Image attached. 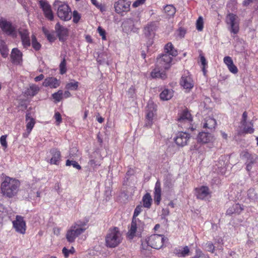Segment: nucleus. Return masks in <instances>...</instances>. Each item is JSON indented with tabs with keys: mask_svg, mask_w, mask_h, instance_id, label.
<instances>
[{
	"mask_svg": "<svg viewBox=\"0 0 258 258\" xmlns=\"http://www.w3.org/2000/svg\"><path fill=\"white\" fill-rule=\"evenodd\" d=\"M142 206L138 205L135 209L134 215L131 223V227L128 231V236L132 239L135 236H139L143 230L144 224L137 218V217L140 214L142 211Z\"/></svg>",
	"mask_w": 258,
	"mask_h": 258,
	"instance_id": "1",
	"label": "nucleus"
},
{
	"mask_svg": "<svg viewBox=\"0 0 258 258\" xmlns=\"http://www.w3.org/2000/svg\"><path fill=\"white\" fill-rule=\"evenodd\" d=\"M122 240V234L118 228H110L105 237V245L107 247L114 248L121 243Z\"/></svg>",
	"mask_w": 258,
	"mask_h": 258,
	"instance_id": "2",
	"label": "nucleus"
},
{
	"mask_svg": "<svg viewBox=\"0 0 258 258\" xmlns=\"http://www.w3.org/2000/svg\"><path fill=\"white\" fill-rule=\"evenodd\" d=\"M19 185L18 180L7 177L2 183V192L4 195L12 198L17 194Z\"/></svg>",
	"mask_w": 258,
	"mask_h": 258,
	"instance_id": "3",
	"label": "nucleus"
},
{
	"mask_svg": "<svg viewBox=\"0 0 258 258\" xmlns=\"http://www.w3.org/2000/svg\"><path fill=\"white\" fill-rule=\"evenodd\" d=\"M164 237L163 235L153 234L142 242V247L144 249H148V247L155 249H159L162 247Z\"/></svg>",
	"mask_w": 258,
	"mask_h": 258,
	"instance_id": "4",
	"label": "nucleus"
},
{
	"mask_svg": "<svg viewBox=\"0 0 258 258\" xmlns=\"http://www.w3.org/2000/svg\"><path fill=\"white\" fill-rule=\"evenodd\" d=\"M84 226L85 224L76 223L72 226L66 234V238L68 241L70 243L74 242L76 238L85 231L86 228L84 227Z\"/></svg>",
	"mask_w": 258,
	"mask_h": 258,
	"instance_id": "5",
	"label": "nucleus"
},
{
	"mask_svg": "<svg viewBox=\"0 0 258 258\" xmlns=\"http://www.w3.org/2000/svg\"><path fill=\"white\" fill-rule=\"evenodd\" d=\"M0 28L6 35L16 38L17 37V30L16 26L9 21L0 19Z\"/></svg>",
	"mask_w": 258,
	"mask_h": 258,
	"instance_id": "6",
	"label": "nucleus"
},
{
	"mask_svg": "<svg viewBox=\"0 0 258 258\" xmlns=\"http://www.w3.org/2000/svg\"><path fill=\"white\" fill-rule=\"evenodd\" d=\"M146 122L145 126L150 127L153 121V118L156 114V106L152 101H149L146 109Z\"/></svg>",
	"mask_w": 258,
	"mask_h": 258,
	"instance_id": "7",
	"label": "nucleus"
},
{
	"mask_svg": "<svg viewBox=\"0 0 258 258\" xmlns=\"http://www.w3.org/2000/svg\"><path fill=\"white\" fill-rule=\"evenodd\" d=\"M57 15L61 20L68 21L71 19L72 13L68 5L63 4L57 8Z\"/></svg>",
	"mask_w": 258,
	"mask_h": 258,
	"instance_id": "8",
	"label": "nucleus"
},
{
	"mask_svg": "<svg viewBox=\"0 0 258 258\" xmlns=\"http://www.w3.org/2000/svg\"><path fill=\"white\" fill-rule=\"evenodd\" d=\"M226 22L229 25V29L231 33L237 34L239 31V23L238 17L233 14L230 13L226 17Z\"/></svg>",
	"mask_w": 258,
	"mask_h": 258,
	"instance_id": "9",
	"label": "nucleus"
},
{
	"mask_svg": "<svg viewBox=\"0 0 258 258\" xmlns=\"http://www.w3.org/2000/svg\"><path fill=\"white\" fill-rule=\"evenodd\" d=\"M240 156L242 159L245 160L246 170L248 171H250L253 165L256 163V160L257 159V155L250 154L247 151H244L241 152Z\"/></svg>",
	"mask_w": 258,
	"mask_h": 258,
	"instance_id": "10",
	"label": "nucleus"
},
{
	"mask_svg": "<svg viewBox=\"0 0 258 258\" xmlns=\"http://www.w3.org/2000/svg\"><path fill=\"white\" fill-rule=\"evenodd\" d=\"M172 58L168 54H163L159 57L157 58L156 62L157 66L164 69V70H168L171 66V62Z\"/></svg>",
	"mask_w": 258,
	"mask_h": 258,
	"instance_id": "11",
	"label": "nucleus"
},
{
	"mask_svg": "<svg viewBox=\"0 0 258 258\" xmlns=\"http://www.w3.org/2000/svg\"><path fill=\"white\" fill-rule=\"evenodd\" d=\"M40 8L42 9L45 17L50 21H52L54 16L51 10V6L45 1L40 0L39 2Z\"/></svg>",
	"mask_w": 258,
	"mask_h": 258,
	"instance_id": "12",
	"label": "nucleus"
},
{
	"mask_svg": "<svg viewBox=\"0 0 258 258\" xmlns=\"http://www.w3.org/2000/svg\"><path fill=\"white\" fill-rule=\"evenodd\" d=\"M13 226L16 231L21 234H24L26 231V223L23 217L17 215L16 220L13 222Z\"/></svg>",
	"mask_w": 258,
	"mask_h": 258,
	"instance_id": "13",
	"label": "nucleus"
},
{
	"mask_svg": "<svg viewBox=\"0 0 258 258\" xmlns=\"http://www.w3.org/2000/svg\"><path fill=\"white\" fill-rule=\"evenodd\" d=\"M189 138V135L185 132H180L177 134L174 140L178 146L183 147L187 144Z\"/></svg>",
	"mask_w": 258,
	"mask_h": 258,
	"instance_id": "14",
	"label": "nucleus"
},
{
	"mask_svg": "<svg viewBox=\"0 0 258 258\" xmlns=\"http://www.w3.org/2000/svg\"><path fill=\"white\" fill-rule=\"evenodd\" d=\"M114 7L116 12L120 14L130 10V3L124 0H118L115 3Z\"/></svg>",
	"mask_w": 258,
	"mask_h": 258,
	"instance_id": "15",
	"label": "nucleus"
},
{
	"mask_svg": "<svg viewBox=\"0 0 258 258\" xmlns=\"http://www.w3.org/2000/svg\"><path fill=\"white\" fill-rule=\"evenodd\" d=\"M18 32L21 37L22 45L25 48L29 47L31 45V41L29 36V32L27 29H19Z\"/></svg>",
	"mask_w": 258,
	"mask_h": 258,
	"instance_id": "16",
	"label": "nucleus"
},
{
	"mask_svg": "<svg viewBox=\"0 0 258 258\" xmlns=\"http://www.w3.org/2000/svg\"><path fill=\"white\" fill-rule=\"evenodd\" d=\"M55 30L60 41H64L68 35V30L58 22L55 26Z\"/></svg>",
	"mask_w": 258,
	"mask_h": 258,
	"instance_id": "17",
	"label": "nucleus"
},
{
	"mask_svg": "<svg viewBox=\"0 0 258 258\" xmlns=\"http://www.w3.org/2000/svg\"><path fill=\"white\" fill-rule=\"evenodd\" d=\"M192 120H189L188 118L183 119V117L181 118H177V124L179 127L183 129L194 130L193 125L192 124Z\"/></svg>",
	"mask_w": 258,
	"mask_h": 258,
	"instance_id": "18",
	"label": "nucleus"
},
{
	"mask_svg": "<svg viewBox=\"0 0 258 258\" xmlns=\"http://www.w3.org/2000/svg\"><path fill=\"white\" fill-rule=\"evenodd\" d=\"M180 84L185 89L190 90L194 86L192 80L189 75H183L181 78Z\"/></svg>",
	"mask_w": 258,
	"mask_h": 258,
	"instance_id": "19",
	"label": "nucleus"
},
{
	"mask_svg": "<svg viewBox=\"0 0 258 258\" xmlns=\"http://www.w3.org/2000/svg\"><path fill=\"white\" fill-rule=\"evenodd\" d=\"M161 183L159 180H158L155 185L154 191V199L155 203L158 205L161 200Z\"/></svg>",
	"mask_w": 258,
	"mask_h": 258,
	"instance_id": "20",
	"label": "nucleus"
},
{
	"mask_svg": "<svg viewBox=\"0 0 258 258\" xmlns=\"http://www.w3.org/2000/svg\"><path fill=\"white\" fill-rule=\"evenodd\" d=\"M196 190L197 197L201 200L205 199L210 195L209 188L206 186H202L200 188H197Z\"/></svg>",
	"mask_w": 258,
	"mask_h": 258,
	"instance_id": "21",
	"label": "nucleus"
},
{
	"mask_svg": "<svg viewBox=\"0 0 258 258\" xmlns=\"http://www.w3.org/2000/svg\"><path fill=\"white\" fill-rule=\"evenodd\" d=\"M52 157L50 159V163L58 165L61 158V154L59 151L56 149H52L50 151Z\"/></svg>",
	"mask_w": 258,
	"mask_h": 258,
	"instance_id": "22",
	"label": "nucleus"
},
{
	"mask_svg": "<svg viewBox=\"0 0 258 258\" xmlns=\"http://www.w3.org/2000/svg\"><path fill=\"white\" fill-rule=\"evenodd\" d=\"M164 69L156 66V68L151 72V76L152 78H161L164 79L166 78L165 72L163 71Z\"/></svg>",
	"mask_w": 258,
	"mask_h": 258,
	"instance_id": "23",
	"label": "nucleus"
},
{
	"mask_svg": "<svg viewBox=\"0 0 258 258\" xmlns=\"http://www.w3.org/2000/svg\"><path fill=\"white\" fill-rule=\"evenodd\" d=\"M13 63H19L22 59V53L17 48H13L11 54Z\"/></svg>",
	"mask_w": 258,
	"mask_h": 258,
	"instance_id": "24",
	"label": "nucleus"
},
{
	"mask_svg": "<svg viewBox=\"0 0 258 258\" xmlns=\"http://www.w3.org/2000/svg\"><path fill=\"white\" fill-rule=\"evenodd\" d=\"M244 210V207L236 203L230 207L226 211L227 215H231L233 214H240Z\"/></svg>",
	"mask_w": 258,
	"mask_h": 258,
	"instance_id": "25",
	"label": "nucleus"
},
{
	"mask_svg": "<svg viewBox=\"0 0 258 258\" xmlns=\"http://www.w3.org/2000/svg\"><path fill=\"white\" fill-rule=\"evenodd\" d=\"M39 90L40 88L37 85L35 84H31L25 91V94L27 96L33 97L36 95Z\"/></svg>",
	"mask_w": 258,
	"mask_h": 258,
	"instance_id": "26",
	"label": "nucleus"
},
{
	"mask_svg": "<svg viewBox=\"0 0 258 258\" xmlns=\"http://www.w3.org/2000/svg\"><path fill=\"white\" fill-rule=\"evenodd\" d=\"M43 86L45 87L49 86L51 88H55L59 86L57 80L53 77L46 78L43 82Z\"/></svg>",
	"mask_w": 258,
	"mask_h": 258,
	"instance_id": "27",
	"label": "nucleus"
},
{
	"mask_svg": "<svg viewBox=\"0 0 258 258\" xmlns=\"http://www.w3.org/2000/svg\"><path fill=\"white\" fill-rule=\"evenodd\" d=\"M216 125V121L215 119L208 117L206 118L205 122L203 124V128H208L212 131L214 130Z\"/></svg>",
	"mask_w": 258,
	"mask_h": 258,
	"instance_id": "28",
	"label": "nucleus"
},
{
	"mask_svg": "<svg viewBox=\"0 0 258 258\" xmlns=\"http://www.w3.org/2000/svg\"><path fill=\"white\" fill-rule=\"evenodd\" d=\"M212 140V137L210 134L207 132H202L199 133L198 137V141L202 143H207Z\"/></svg>",
	"mask_w": 258,
	"mask_h": 258,
	"instance_id": "29",
	"label": "nucleus"
},
{
	"mask_svg": "<svg viewBox=\"0 0 258 258\" xmlns=\"http://www.w3.org/2000/svg\"><path fill=\"white\" fill-rule=\"evenodd\" d=\"M155 26L153 23H150L148 24L144 30L145 35L147 37H152L154 35L155 30Z\"/></svg>",
	"mask_w": 258,
	"mask_h": 258,
	"instance_id": "30",
	"label": "nucleus"
},
{
	"mask_svg": "<svg viewBox=\"0 0 258 258\" xmlns=\"http://www.w3.org/2000/svg\"><path fill=\"white\" fill-rule=\"evenodd\" d=\"M26 121L27 122L26 127L28 132V134H30L32 131L34 124L35 120L33 118L30 117V113H27L26 115Z\"/></svg>",
	"mask_w": 258,
	"mask_h": 258,
	"instance_id": "31",
	"label": "nucleus"
},
{
	"mask_svg": "<svg viewBox=\"0 0 258 258\" xmlns=\"http://www.w3.org/2000/svg\"><path fill=\"white\" fill-rule=\"evenodd\" d=\"M165 50L166 51L165 54H168L172 56H176L178 54L177 51L174 48L171 42L168 43L165 46Z\"/></svg>",
	"mask_w": 258,
	"mask_h": 258,
	"instance_id": "32",
	"label": "nucleus"
},
{
	"mask_svg": "<svg viewBox=\"0 0 258 258\" xmlns=\"http://www.w3.org/2000/svg\"><path fill=\"white\" fill-rule=\"evenodd\" d=\"M173 96L172 90L164 89L160 94V97L162 100H168Z\"/></svg>",
	"mask_w": 258,
	"mask_h": 258,
	"instance_id": "33",
	"label": "nucleus"
},
{
	"mask_svg": "<svg viewBox=\"0 0 258 258\" xmlns=\"http://www.w3.org/2000/svg\"><path fill=\"white\" fill-rule=\"evenodd\" d=\"M189 252V249L187 246H184L182 249H176L174 251V253L178 257H185L188 254Z\"/></svg>",
	"mask_w": 258,
	"mask_h": 258,
	"instance_id": "34",
	"label": "nucleus"
},
{
	"mask_svg": "<svg viewBox=\"0 0 258 258\" xmlns=\"http://www.w3.org/2000/svg\"><path fill=\"white\" fill-rule=\"evenodd\" d=\"M142 201L143 202V206L144 207L147 208H150L152 202V199L149 193H146L143 196Z\"/></svg>",
	"mask_w": 258,
	"mask_h": 258,
	"instance_id": "35",
	"label": "nucleus"
},
{
	"mask_svg": "<svg viewBox=\"0 0 258 258\" xmlns=\"http://www.w3.org/2000/svg\"><path fill=\"white\" fill-rule=\"evenodd\" d=\"M164 12L169 17H173L176 12V9L172 5H167L164 8Z\"/></svg>",
	"mask_w": 258,
	"mask_h": 258,
	"instance_id": "36",
	"label": "nucleus"
},
{
	"mask_svg": "<svg viewBox=\"0 0 258 258\" xmlns=\"http://www.w3.org/2000/svg\"><path fill=\"white\" fill-rule=\"evenodd\" d=\"M97 61L101 64L103 63H106L107 65L109 64V62L108 60V57L107 53L105 52H103L100 55H99L98 57L97 58Z\"/></svg>",
	"mask_w": 258,
	"mask_h": 258,
	"instance_id": "37",
	"label": "nucleus"
},
{
	"mask_svg": "<svg viewBox=\"0 0 258 258\" xmlns=\"http://www.w3.org/2000/svg\"><path fill=\"white\" fill-rule=\"evenodd\" d=\"M248 198L251 201L255 202L258 199V196L255 190L253 188H250L247 191Z\"/></svg>",
	"mask_w": 258,
	"mask_h": 258,
	"instance_id": "38",
	"label": "nucleus"
},
{
	"mask_svg": "<svg viewBox=\"0 0 258 258\" xmlns=\"http://www.w3.org/2000/svg\"><path fill=\"white\" fill-rule=\"evenodd\" d=\"M0 52L2 55L5 58L7 57L9 54V49L4 42H2L0 44Z\"/></svg>",
	"mask_w": 258,
	"mask_h": 258,
	"instance_id": "39",
	"label": "nucleus"
},
{
	"mask_svg": "<svg viewBox=\"0 0 258 258\" xmlns=\"http://www.w3.org/2000/svg\"><path fill=\"white\" fill-rule=\"evenodd\" d=\"M182 117H183V119L188 118L189 120H192V117L191 114L186 109L183 110L182 112L178 114V118H181Z\"/></svg>",
	"mask_w": 258,
	"mask_h": 258,
	"instance_id": "40",
	"label": "nucleus"
},
{
	"mask_svg": "<svg viewBox=\"0 0 258 258\" xmlns=\"http://www.w3.org/2000/svg\"><path fill=\"white\" fill-rule=\"evenodd\" d=\"M32 45L35 50H39L41 48V44L37 41L34 35L32 36Z\"/></svg>",
	"mask_w": 258,
	"mask_h": 258,
	"instance_id": "41",
	"label": "nucleus"
},
{
	"mask_svg": "<svg viewBox=\"0 0 258 258\" xmlns=\"http://www.w3.org/2000/svg\"><path fill=\"white\" fill-rule=\"evenodd\" d=\"M52 96L56 102H59L63 97V92L62 90H59L57 92L53 93Z\"/></svg>",
	"mask_w": 258,
	"mask_h": 258,
	"instance_id": "42",
	"label": "nucleus"
},
{
	"mask_svg": "<svg viewBox=\"0 0 258 258\" xmlns=\"http://www.w3.org/2000/svg\"><path fill=\"white\" fill-rule=\"evenodd\" d=\"M79 83L77 81L69 83L66 85V88L70 90H76L78 87Z\"/></svg>",
	"mask_w": 258,
	"mask_h": 258,
	"instance_id": "43",
	"label": "nucleus"
},
{
	"mask_svg": "<svg viewBox=\"0 0 258 258\" xmlns=\"http://www.w3.org/2000/svg\"><path fill=\"white\" fill-rule=\"evenodd\" d=\"M66 165L67 166L72 165L74 168L80 170L81 169V166L75 161L67 160L66 161Z\"/></svg>",
	"mask_w": 258,
	"mask_h": 258,
	"instance_id": "44",
	"label": "nucleus"
},
{
	"mask_svg": "<svg viewBox=\"0 0 258 258\" xmlns=\"http://www.w3.org/2000/svg\"><path fill=\"white\" fill-rule=\"evenodd\" d=\"M250 126L247 125V124H245L243 125L244 126L243 128L244 133L245 134H252L254 132V129L253 128V124L251 122H249Z\"/></svg>",
	"mask_w": 258,
	"mask_h": 258,
	"instance_id": "45",
	"label": "nucleus"
},
{
	"mask_svg": "<svg viewBox=\"0 0 258 258\" xmlns=\"http://www.w3.org/2000/svg\"><path fill=\"white\" fill-rule=\"evenodd\" d=\"M60 73L61 75L65 74L67 72L66 61L64 58L59 64Z\"/></svg>",
	"mask_w": 258,
	"mask_h": 258,
	"instance_id": "46",
	"label": "nucleus"
},
{
	"mask_svg": "<svg viewBox=\"0 0 258 258\" xmlns=\"http://www.w3.org/2000/svg\"><path fill=\"white\" fill-rule=\"evenodd\" d=\"M203 19L202 17H199L196 22V27L198 30L202 31L203 29Z\"/></svg>",
	"mask_w": 258,
	"mask_h": 258,
	"instance_id": "47",
	"label": "nucleus"
},
{
	"mask_svg": "<svg viewBox=\"0 0 258 258\" xmlns=\"http://www.w3.org/2000/svg\"><path fill=\"white\" fill-rule=\"evenodd\" d=\"M200 57L201 62L202 63V65L203 67L202 68V70H203L204 73L205 74V73H206L205 66L207 64V61H206V59L205 56L202 53H200Z\"/></svg>",
	"mask_w": 258,
	"mask_h": 258,
	"instance_id": "48",
	"label": "nucleus"
},
{
	"mask_svg": "<svg viewBox=\"0 0 258 258\" xmlns=\"http://www.w3.org/2000/svg\"><path fill=\"white\" fill-rule=\"evenodd\" d=\"M73 22L75 23H77L81 18V16L80 14L77 11H74L73 12Z\"/></svg>",
	"mask_w": 258,
	"mask_h": 258,
	"instance_id": "49",
	"label": "nucleus"
},
{
	"mask_svg": "<svg viewBox=\"0 0 258 258\" xmlns=\"http://www.w3.org/2000/svg\"><path fill=\"white\" fill-rule=\"evenodd\" d=\"M89 165L93 169H95L100 165V163L94 159H91L89 162Z\"/></svg>",
	"mask_w": 258,
	"mask_h": 258,
	"instance_id": "50",
	"label": "nucleus"
},
{
	"mask_svg": "<svg viewBox=\"0 0 258 258\" xmlns=\"http://www.w3.org/2000/svg\"><path fill=\"white\" fill-rule=\"evenodd\" d=\"M7 135H3L0 138V142L1 145L5 148H7L8 145L6 141Z\"/></svg>",
	"mask_w": 258,
	"mask_h": 258,
	"instance_id": "51",
	"label": "nucleus"
},
{
	"mask_svg": "<svg viewBox=\"0 0 258 258\" xmlns=\"http://www.w3.org/2000/svg\"><path fill=\"white\" fill-rule=\"evenodd\" d=\"M224 62L227 67L233 63V60L230 56H225L224 58Z\"/></svg>",
	"mask_w": 258,
	"mask_h": 258,
	"instance_id": "52",
	"label": "nucleus"
},
{
	"mask_svg": "<svg viewBox=\"0 0 258 258\" xmlns=\"http://www.w3.org/2000/svg\"><path fill=\"white\" fill-rule=\"evenodd\" d=\"M226 163L224 161L223 158L220 159L219 160L218 162V163L216 164V166H217L218 168L223 169V168H225L226 166Z\"/></svg>",
	"mask_w": 258,
	"mask_h": 258,
	"instance_id": "53",
	"label": "nucleus"
},
{
	"mask_svg": "<svg viewBox=\"0 0 258 258\" xmlns=\"http://www.w3.org/2000/svg\"><path fill=\"white\" fill-rule=\"evenodd\" d=\"M228 68L229 71L233 74H236L238 72V69L237 67L234 64V63L229 66Z\"/></svg>",
	"mask_w": 258,
	"mask_h": 258,
	"instance_id": "54",
	"label": "nucleus"
},
{
	"mask_svg": "<svg viewBox=\"0 0 258 258\" xmlns=\"http://www.w3.org/2000/svg\"><path fill=\"white\" fill-rule=\"evenodd\" d=\"M98 32L100 36H102V38L103 40L106 39L105 36V31L102 29L101 27H99L98 28Z\"/></svg>",
	"mask_w": 258,
	"mask_h": 258,
	"instance_id": "55",
	"label": "nucleus"
},
{
	"mask_svg": "<svg viewBox=\"0 0 258 258\" xmlns=\"http://www.w3.org/2000/svg\"><path fill=\"white\" fill-rule=\"evenodd\" d=\"M146 0H136L133 4V7L137 8L145 3Z\"/></svg>",
	"mask_w": 258,
	"mask_h": 258,
	"instance_id": "56",
	"label": "nucleus"
},
{
	"mask_svg": "<svg viewBox=\"0 0 258 258\" xmlns=\"http://www.w3.org/2000/svg\"><path fill=\"white\" fill-rule=\"evenodd\" d=\"M206 245L208 250L209 251L214 252L215 247L212 242H208V243H207Z\"/></svg>",
	"mask_w": 258,
	"mask_h": 258,
	"instance_id": "57",
	"label": "nucleus"
},
{
	"mask_svg": "<svg viewBox=\"0 0 258 258\" xmlns=\"http://www.w3.org/2000/svg\"><path fill=\"white\" fill-rule=\"evenodd\" d=\"M54 118L57 122V124H59L61 122V117L60 114L58 112H56L54 114Z\"/></svg>",
	"mask_w": 258,
	"mask_h": 258,
	"instance_id": "58",
	"label": "nucleus"
},
{
	"mask_svg": "<svg viewBox=\"0 0 258 258\" xmlns=\"http://www.w3.org/2000/svg\"><path fill=\"white\" fill-rule=\"evenodd\" d=\"M203 255V252L201 249L197 248L196 250V255L191 258H200Z\"/></svg>",
	"mask_w": 258,
	"mask_h": 258,
	"instance_id": "59",
	"label": "nucleus"
},
{
	"mask_svg": "<svg viewBox=\"0 0 258 258\" xmlns=\"http://www.w3.org/2000/svg\"><path fill=\"white\" fill-rule=\"evenodd\" d=\"M247 117V114L246 111H244L242 114V119L241 121V123L242 125L246 124V119Z\"/></svg>",
	"mask_w": 258,
	"mask_h": 258,
	"instance_id": "60",
	"label": "nucleus"
},
{
	"mask_svg": "<svg viewBox=\"0 0 258 258\" xmlns=\"http://www.w3.org/2000/svg\"><path fill=\"white\" fill-rule=\"evenodd\" d=\"M169 213V210L167 208L163 209L162 211V216L163 217V218H165V217L168 216Z\"/></svg>",
	"mask_w": 258,
	"mask_h": 258,
	"instance_id": "61",
	"label": "nucleus"
},
{
	"mask_svg": "<svg viewBox=\"0 0 258 258\" xmlns=\"http://www.w3.org/2000/svg\"><path fill=\"white\" fill-rule=\"evenodd\" d=\"M47 39L50 41V42H53L55 40V37L54 36V35L53 34H51L50 33H49V34H48V35L46 36Z\"/></svg>",
	"mask_w": 258,
	"mask_h": 258,
	"instance_id": "62",
	"label": "nucleus"
},
{
	"mask_svg": "<svg viewBox=\"0 0 258 258\" xmlns=\"http://www.w3.org/2000/svg\"><path fill=\"white\" fill-rule=\"evenodd\" d=\"M44 78V76L43 74H40L38 76L34 78V80L35 82H39L40 81L42 80Z\"/></svg>",
	"mask_w": 258,
	"mask_h": 258,
	"instance_id": "63",
	"label": "nucleus"
},
{
	"mask_svg": "<svg viewBox=\"0 0 258 258\" xmlns=\"http://www.w3.org/2000/svg\"><path fill=\"white\" fill-rule=\"evenodd\" d=\"M62 253L64 254L66 257H67L69 256V250L66 247H63L62 250Z\"/></svg>",
	"mask_w": 258,
	"mask_h": 258,
	"instance_id": "64",
	"label": "nucleus"
}]
</instances>
